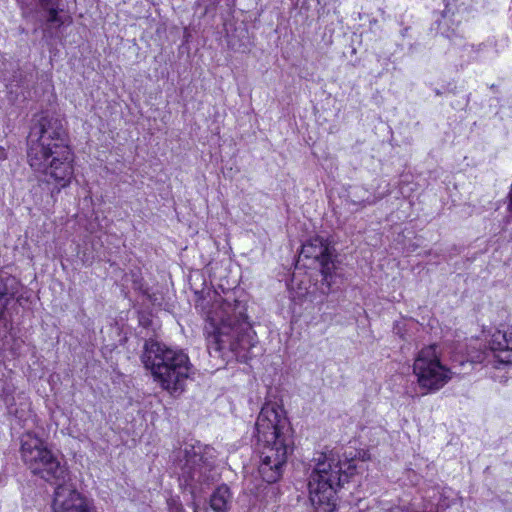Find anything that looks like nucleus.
<instances>
[{"instance_id": "obj_1", "label": "nucleus", "mask_w": 512, "mask_h": 512, "mask_svg": "<svg viewBox=\"0 0 512 512\" xmlns=\"http://www.w3.org/2000/svg\"><path fill=\"white\" fill-rule=\"evenodd\" d=\"M27 162L51 198L68 187L74 178V153L63 120L42 116L27 138Z\"/></svg>"}, {"instance_id": "obj_2", "label": "nucleus", "mask_w": 512, "mask_h": 512, "mask_svg": "<svg viewBox=\"0 0 512 512\" xmlns=\"http://www.w3.org/2000/svg\"><path fill=\"white\" fill-rule=\"evenodd\" d=\"M244 301L227 294L221 301H215L207 312L212 331L207 330V349L210 355L234 356L238 361L247 362L255 356L256 334L248 321Z\"/></svg>"}, {"instance_id": "obj_3", "label": "nucleus", "mask_w": 512, "mask_h": 512, "mask_svg": "<svg viewBox=\"0 0 512 512\" xmlns=\"http://www.w3.org/2000/svg\"><path fill=\"white\" fill-rule=\"evenodd\" d=\"M21 459L35 476L55 485L53 512H96L92 502L68 483L69 472L57 454L34 434L21 438Z\"/></svg>"}, {"instance_id": "obj_4", "label": "nucleus", "mask_w": 512, "mask_h": 512, "mask_svg": "<svg viewBox=\"0 0 512 512\" xmlns=\"http://www.w3.org/2000/svg\"><path fill=\"white\" fill-rule=\"evenodd\" d=\"M259 451L258 473L267 483L283 475L288 456L293 451L292 429L283 408L275 402L265 403L255 423Z\"/></svg>"}, {"instance_id": "obj_5", "label": "nucleus", "mask_w": 512, "mask_h": 512, "mask_svg": "<svg viewBox=\"0 0 512 512\" xmlns=\"http://www.w3.org/2000/svg\"><path fill=\"white\" fill-rule=\"evenodd\" d=\"M308 480L309 499L316 512H332L336 507L337 490L355 474L354 460L340 459L334 452H321Z\"/></svg>"}, {"instance_id": "obj_6", "label": "nucleus", "mask_w": 512, "mask_h": 512, "mask_svg": "<svg viewBox=\"0 0 512 512\" xmlns=\"http://www.w3.org/2000/svg\"><path fill=\"white\" fill-rule=\"evenodd\" d=\"M141 361L164 390L170 394L183 392L185 381L192 372V364L183 350L148 339L143 346Z\"/></svg>"}, {"instance_id": "obj_7", "label": "nucleus", "mask_w": 512, "mask_h": 512, "mask_svg": "<svg viewBox=\"0 0 512 512\" xmlns=\"http://www.w3.org/2000/svg\"><path fill=\"white\" fill-rule=\"evenodd\" d=\"M216 450L209 445L197 443L185 445L174 455V464L179 474L180 485L195 499L220 478L216 465Z\"/></svg>"}, {"instance_id": "obj_8", "label": "nucleus", "mask_w": 512, "mask_h": 512, "mask_svg": "<svg viewBox=\"0 0 512 512\" xmlns=\"http://www.w3.org/2000/svg\"><path fill=\"white\" fill-rule=\"evenodd\" d=\"M413 373L423 394L435 393L443 388L453 377L449 367L441 362L438 346L423 347L416 355Z\"/></svg>"}, {"instance_id": "obj_9", "label": "nucleus", "mask_w": 512, "mask_h": 512, "mask_svg": "<svg viewBox=\"0 0 512 512\" xmlns=\"http://www.w3.org/2000/svg\"><path fill=\"white\" fill-rule=\"evenodd\" d=\"M300 256L315 259L320 263L322 274L321 289L323 293H328L339 278L329 244L319 236L313 237L302 245Z\"/></svg>"}, {"instance_id": "obj_10", "label": "nucleus", "mask_w": 512, "mask_h": 512, "mask_svg": "<svg viewBox=\"0 0 512 512\" xmlns=\"http://www.w3.org/2000/svg\"><path fill=\"white\" fill-rule=\"evenodd\" d=\"M489 349L501 363L512 364V330L496 331L489 340Z\"/></svg>"}, {"instance_id": "obj_11", "label": "nucleus", "mask_w": 512, "mask_h": 512, "mask_svg": "<svg viewBox=\"0 0 512 512\" xmlns=\"http://www.w3.org/2000/svg\"><path fill=\"white\" fill-rule=\"evenodd\" d=\"M232 504V494L229 487L222 484L216 488L210 497V507L214 512H227Z\"/></svg>"}, {"instance_id": "obj_12", "label": "nucleus", "mask_w": 512, "mask_h": 512, "mask_svg": "<svg viewBox=\"0 0 512 512\" xmlns=\"http://www.w3.org/2000/svg\"><path fill=\"white\" fill-rule=\"evenodd\" d=\"M451 19L446 15H441L437 20L438 31L443 36L448 38L455 45H462L464 39L462 35L457 32L456 27L450 26Z\"/></svg>"}, {"instance_id": "obj_13", "label": "nucleus", "mask_w": 512, "mask_h": 512, "mask_svg": "<svg viewBox=\"0 0 512 512\" xmlns=\"http://www.w3.org/2000/svg\"><path fill=\"white\" fill-rule=\"evenodd\" d=\"M57 2L58 1H52L48 6H41L43 9L47 10V27L59 28L64 24V20L58 14V9L55 7Z\"/></svg>"}, {"instance_id": "obj_14", "label": "nucleus", "mask_w": 512, "mask_h": 512, "mask_svg": "<svg viewBox=\"0 0 512 512\" xmlns=\"http://www.w3.org/2000/svg\"><path fill=\"white\" fill-rule=\"evenodd\" d=\"M169 512H185L181 502L177 499L171 498L167 501Z\"/></svg>"}, {"instance_id": "obj_15", "label": "nucleus", "mask_w": 512, "mask_h": 512, "mask_svg": "<svg viewBox=\"0 0 512 512\" xmlns=\"http://www.w3.org/2000/svg\"><path fill=\"white\" fill-rule=\"evenodd\" d=\"M5 158H6L5 150L3 148H0V159H5Z\"/></svg>"}]
</instances>
